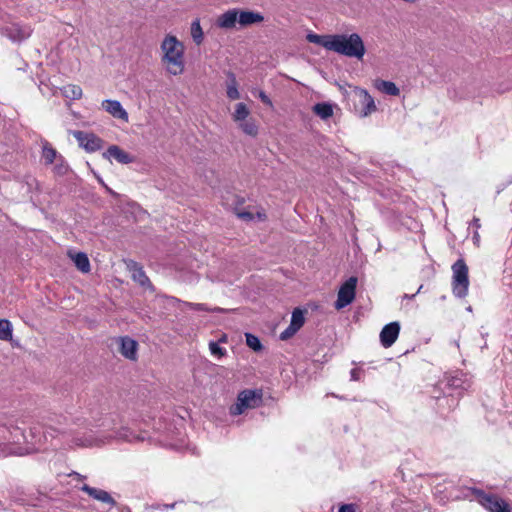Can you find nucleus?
I'll use <instances>...</instances> for the list:
<instances>
[{"label": "nucleus", "instance_id": "nucleus-8", "mask_svg": "<svg viewBox=\"0 0 512 512\" xmlns=\"http://www.w3.org/2000/svg\"><path fill=\"white\" fill-rule=\"evenodd\" d=\"M354 102V110L360 117H366L376 111L373 97L367 90L355 87L349 96Z\"/></svg>", "mask_w": 512, "mask_h": 512}, {"label": "nucleus", "instance_id": "nucleus-44", "mask_svg": "<svg viewBox=\"0 0 512 512\" xmlns=\"http://www.w3.org/2000/svg\"><path fill=\"white\" fill-rule=\"evenodd\" d=\"M473 241H474V243H479V241H480V236L477 231H475V233L473 235Z\"/></svg>", "mask_w": 512, "mask_h": 512}, {"label": "nucleus", "instance_id": "nucleus-49", "mask_svg": "<svg viewBox=\"0 0 512 512\" xmlns=\"http://www.w3.org/2000/svg\"><path fill=\"white\" fill-rule=\"evenodd\" d=\"M422 288H423V285L419 286V288H418V290H417L416 294H417V293H419V292L421 291V289H422Z\"/></svg>", "mask_w": 512, "mask_h": 512}, {"label": "nucleus", "instance_id": "nucleus-16", "mask_svg": "<svg viewBox=\"0 0 512 512\" xmlns=\"http://www.w3.org/2000/svg\"><path fill=\"white\" fill-rule=\"evenodd\" d=\"M120 347L119 351L122 356L129 360L137 359L138 343L134 339L124 336L119 338Z\"/></svg>", "mask_w": 512, "mask_h": 512}, {"label": "nucleus", "instance_id": "nucleus-29", "mask_svg": "<svg viewBox=\"0 0 512 512\" xmlns=\"http://www.w3.org/2000/svg\"><path fill=\"white\" fill-rule=\"evenodd\" d=\"M191 36L197 45L202 43L203 30L201 28L199 19L194 20L191 24Z\"/></svg>", "mask_w": 512, "mask_h": 512}, {"label": "nucleus", "instance_id": "nucleus-41", "mask_svg": "<svg viewBox=\"0 0 512 512\" xmlns=\"http://www.w3.org/2000/svg\"><path fill=\"white\" fill-rule=\"evenodd\" d=\"M338 512H356L354 504H343Z\"/></svg>", "mask_w": 512, "mask_h": 512}, {"label": "nucleus", "instance_id": "nucleus-17", "mask_svg": "<svg viewBox=\"0 0 512 512\" xmlns=\"http://www.w3.org/2000/svg\"><path fill=\"white\" fill-rule=\"evenodd\" d=\"M81 490L87 493L90 497L100 502H103L110 507H114L116 505V501L112 498V496L105 490L91 487L87 484H84L81 487Z\"/></svg>", "mask_w": 512, "mask_h": 512}, {"label": "nucleus", "instance_id": "nucleus-24", "mask_svg": "<svg viewBox=\"0 0 512 512\" xmlns=\"http://www.w3.org/2000/svg\"><path fill=\"white\" fill-rule=\"evenodd\" d=\"M376 88L390 96H398L400 94L399 88L391 81L380 80L376 82Z\"/></svg>", "mask_w": 512, "mask_h": 512}, {"label": "nucleus", "instance_id": "nucleus-23", "mask_svg": "<svg viewBox=\"0 0 512 512\" xmlns=\"http://www.w3.org/2000/svg\"><path fill=\"white\" fill-rule=\"evenodd\" d=\"M332 35H318L315 33H308L306 39L310 43H314L330 50Z\"/></svg>", "mask_w": 512, "mask_h": 512}, {"label": "nucleus", "instance_id": "nucleus-9", "mask_svg": "<svg viewBox=\"0 0 512 512\" xmlns=\"http://www.w3.org/2000/svg\"><path fill=\"white\" fill-rule=\"evenodd\" d=\"M472 494L478 502L490 512H510L509 505L501 498L485 493L481 489L472 488Z\"/></svg>", "mask_w": 512, "mask_h": 512}, {"label": "nucleus", "instance_id": "nucleus-20", "mask_svg": "<svg viewBox=\"0 0 512 512\" xmlns=\"http://www.w3.org/2000/svg\"><path fill=\"white\" fill-rule=\"evenodd\" d=\"M102 108L111 114L113 117L128 121V113L122 107L121 103L117 100H104L102 102Z\"/></svg>", "mask_w": 512, "mask_h": 512}, {"label": "nucleus", "instance_id": "nucleus-6", "mask_svg": "<svg viewBox=\"0 0 512 512\" xmlns=\"http://www.w3.org/2000/svg\"><path fill=\"white\" fill-rule=\"evenodd\" d=\"M452 269V290L458 298H464L468 294L469 277L468 266L464 259H458L451 267Z\"/></svg>", "mask_w": 512, "mask_h": 512}, {"label": "nucleus", "instance_id": "nucleus-22", "mask_svg": "<svg viewBox=\"0 0 512 512\" xmlns=\"http://www.w3.org/2000/svg\"><path fill=\"white\" fill-rule=\"evenodd\" d=\"M70 256L79 271L82 273H88L90 271V261L84 252H77L75 255Z\"/></svg>", "mask_w": 512, "mask_h": 512}, {"label": "nucleus", "instance_id": "nucleus-45", "mask_svg": "<svg viewBox=\"0 0 512 512\" xmlns=\"http://www.w3.org/2000/svg\"><path fill=\"white\" fill-rule=\"evenodd\" d=\"M227 342V335L223 334L221 338L219 339L218 343H225Z\"/></svg>", "mask_w": 512, "mask_h": 512}, {"label": "nucleus", "instance_id": "nucleus-1", "mask_svg": "<svg viewBox=\"0 0 512 512\" xmlns=\"http://www.w3.org/2000/svg\"><path fill=\"white\" fill-rule=\"evenodd\" d=\"M162 62L167 64V71L172 75H180L184 71V46L173 35H167L161 43Z\"/></svg>", "mask_w": 512, "mask_h": 512}, {"label": "nucleus", "instance_id": "nucleus-38", "mask_svg": "<svg viewBox=\"0 0 512 512\" xmlns=\"http://www.w3.org/2000/svg\"><path fill=\"white\" fill-rule=\"evenodd\" d=\"M73 442L77 446H93L96 444V440L92 437L81 439V438H74Z\"/></svg>", "mask_w": 512, "mask_h": 512}, {"label": "nucleus", "instance_id": "nucleus-30", "mask_svg": "<svg viewBox=\"0 0 512 512\" xmlns=\"http://www.w3.org/2000/svg\"><path fill=\"white\" fill-rule=\"evenodd\" d=\"M12 338V325L6 319H0V340L8 341Z\"/></svg>", "mask_w": 512, "mask_h": 512}, {"label": "nucleus", "instance_id": "nucleus-43", "mask_svg": "<svg viewBox=\"0 0 512 512\" xmlns=\"http://www.w3.org/2000/svg\"><path fill=\"white\" fill-rule=\"evenodd\" d=\"M471 224H472L473 227L476 228V230L479 229L480 226H481L480 219L477 218V217H474Z\"/></svg>", "mask_w": 512, "mask_h": 512}, {"label": "nucleus", "instance_id": "nucleus-2", "mask_svg": "<svg viewBox=\"0 0 512 512\" xmlns=\"http://www.w3.org/2000/svg\"><path fill=\"white\" fill-rule=\"evenodd\" d=\"M330 51L346 57L362 59L366 49L361 36L357 33L332 35Z\"/></svg>", "mask_w": 512, "mask_h": 512}, {"label": "nucleus", "instance_id": "nucleus-19", "mask_svg": "<svg viewBox=\"0 0 512 512\" xmlns=\"http://www.w3.org/2000/svg\"><path fill=\"white\" fill-rule=\"evenodd\" d=\"M238 23V8L229 9L223 14L219 15L216 20V25L222 29H233Z\"/></svg>", "mask_w": 512, "mask_h": 512}, {"label": "nucleus", "instance_id": "nucleus-5", "mask_svg": "<svg viewBox=\"0 0 512 512\" xmlns=\"http://www.w3.org/2000/svg\"><path fill=\"white\" fill-rule=\"evenodd\" d=\"M119 424V416L116 414H109L102 419L101 423L96 424V426L103 428V431L105 432H109L105 436L106 439H119L128 442L143 440V438H140L127 427L118 428Z\"/></svg>", "mask_w": 512, "mask_h": 512}, {"label": "nucleus", "instance_id": "nucleus-25", "mask_svg": "<svg viewBox=\"0 0 512 512\" xmlns=\"http://www.w3.org/2000/svg\"><path fill=\"white\" fill-rule=\"evenodd\" d=\"M313 112L321 119L326 120L333 115V107L330 103L321 102L313 106Z\"/></svg>", "mask_w": 512, "mask_h": 512}, {"label": "nucleus", "instance_id": "nucleus-18", "mask_svg": "<svg viewBox=\"0 0 512 512\" xmlns=\"http://www.w3.org/2000/svg\"><path fill=\"white\" fill-rule=\"evenodd\" d=\"M264 21L260 12L238 9V24L240 27H247Z\"/></svg>", "mask_w": 512, "mask_h": 512}, {"label": "nucleus", "instance_id": "nucleus-36", "mask_svg": "<svg viewBox=\"0 0 512 512\" xmlns=\"http://www.w3.org/2000/svg\"><path fill=\"white\" fill-rule=\"evenodd\" d=\"M209 350L213 356L221 358L226 355L227 351L225 348L220 347L218 342L210 341Z\"/></svg>", "mask_w": 512, "mask_h": 512}, {"label": "nucleus", "instance_id": "nucleus-42", "mask_svg": "<svg viewBox=\"0 0 512 512\" xmlns=\"http://www.w3.org/2000/svg\"><path fill=\"white\" fill-rule=\"evenodd\" d=\"M238 216L242 219H245V220H252L253 219V214L250 213V212H241L238 214Z\"/></svg>", "mask_w": 512, "mask_h": 512}, {"label": "nucleus", "instance_id": "nucleus-28", "mask_svg": "<svg viewBox=\"0 0 512 512\" xmlns=\"http://www.w3.org/2000/svg\"><path fill=\"white\" fill-rule=\"evenodd\" d=\"M63 95L72 100H78L82 97V89L78 85L69 84L63 88Z\"/></svg>", "mask_w": 512, "mask_h": 512}, {"label": "nucleus", "instance_id": "nucleus-13", "mask_svg": "<svg viewBox=\"0 0 512 512\" xmlns=\"http://www.w3.org/2000/svg\"><path fill=\"white\" fill-rule=\"evenodd\" d=\"M128 270L132 273V279L137 282L140 286L144 288H148L150 290H154V287L146 275L143 267L136 261L130 260L127 263Z\"/></svg>", "mask_w": 512, "mask_h": 512}, {"label": "nucleus", "instance_id": "nucleus-7", "mask_svg": "<svg viewBox=\"0 0 512 512\" xmlns=\"http://www.w3.org/2000/svg\"><path fill=\"white\" fill-rule=\"evenodd\" d=\"M262 391L246 389L239 392L237 401L230 407V414L238 416L247 409H254L262 404Z\"/></svg>", "mask_w": 512, "mask_h": 512}, {"label": "nucleus", "instance_id": "nucleus-32", "mask_svg": "<svg viewBox=\"0 0 512 512\" xmlns=\"http://www.w3.org/2000/svg\"><path fill=\"white\" fill-rule=\"evenodd\" d=\"M249 115V110L244 103H238L233 113V119L236 122L244 121Z\"/></svg>", "mask_w": 512, "mask_h": 512}, {"label": "nucleus", "instance_id": "nucleus-34", "mask_svg": "<svg viewBox=\"0 0 512 512\" xmlns=\"http://www.w3.org/2000/svg\"><path fill=\"white\" fill-rule=\"evenodd\" d=\"M245 337H246V344L249 348L253 349L254 351H259L262 349V344L260 342V339L257 336H255L251 333H246Z\"/></svg>", "mask_w": 512, "mask_h": 512}, {"label": "nucleus", "instance_id": "nucleus-14", "mask_svg": "<svg viewBox=\"0 0 512 512\" xmlns=\"http://www.w3.org/2000/svg\"><path fill=\"white\" fill-rule=\"evenodd\" d=\"M103 158L111 161L114 159L120 164H130L133 163L135 158L131 154L124 151L117 145H111L107 148V150L102 154Z\"/></svg>", "mask_w": 512, "mask_h": 512}, {"label": "nucleus", "instance_id": "nucleus-12", "mask_svg": "<svg viewBox=\"0 0 512 512\" xmlns=\"http://www.w3.org/2000/svg\"><path fill=\"white\" fill-rule=\"evenodd\" d=\"M400 333V324L397 321L386 324L380 332V342L385 348L391 347Z\"/></svg>", "mask_w": 512, "mask_h": 512}, {"label": "nucleus", "instance_id": "nucleus-48", "mask_svg": "<svg viewBox=\"0 0 512 512\" xmlns=\"http://www.w3.org/2000/svg\"><path fill=\"white\" fill-rule=\"evenodd\" d=\"M175 504L165 505L166 508H173Z\"/></svg>", "mask_w": 512, "mask_h": 512}, {"label": "nucleus", "instance_id": "nucleus-4", "mask_svg": "<svg viewBox=\"0 0 512 512\" xmlns=\"http://www.w3.org/2000/svg\"><path fill=\"white\" fill-rule=\"evenodd\" d=\"M68 434L67 431L55 428V427H42V426H34L31 427L28 431V434L23 433V437L29 447L20 448L18 452L19 455L29 454L41 449V447L48 442V437L54 438L58 435L65 436Z\"/></svg>", "mask_w": 512, "mask_h": 512}, {"label": "nucleus", "instance_id": "nucleus-39", "mask_svg": "<svg viewBox=\"0 0 512 512\" xmlns=\"http://www.w3.org/2000/svg\"><path fill=\"white\" fill-rule=\"evenodd\" d=\"M362 370L359 368H354L350 371L351 381H359L361 379L360 375Z\"/></svg>", "mask_w": 512, "mask_h": 512}, {"label": "nucleus", "instance_id": "nucleus-15", "mask_svg": "<svg viewBox=\"0 0 512 512\" xmlns=\"http://www.w3.org/2000/svg\"><path fill=\"white\" fill-rule=\"evenodd\" d=\"M3 35L8 37L13 42H21L27 39L32 30L29 26H21L19 24H12L10 26H6L2 29Z\"/></svg>", "mask_w": 512, "mask_h": 512}, {"label": "nucleus", "instance_id": "nucleus-21", "mask_svg": "<svg viewBox=\"0 0 512 512\" xmlns=\"http://www.w3.org/2000/svg\"><path fill=\"white\" fill-rule=\"evenodd\" d=\"M59 156L56 149L48 141L42 142V158L45 165H51L59 159Z\"/></svg>", "mask_w": 512, "mask_h": 512}, {"label": "nucleus", "instance_id": "nucleus-27", "mask_svg": "<svg viewBox=\"0 0 512 512\" xmlns=\"http://www.w3.org/2000/svg\"><path fill=\"white\" fill-rule=\"evenodd\" d=\"M178 301L180 302V300H178ZM181 303L185 307L195 310V311L216 312V313L225 312V309H223V308H220V307L210 308L209 306H207L204 303H192V302H186V301H181Z\"/></svg>", "mask_w": 512, "mask_h": 512}, {"label": "nucleus", "instance_id": "nucleus-40", "mask_svg": "<svg viewBox=\"0 0 512 512\" xmlns=\"http://www.w3.org/2000/svg\"><path fill=\"white\" fill-rule=\"evenodd\" d=\"M258 97L260 98V100H261L265 105L272 106V101H271V99L268 97V95H267L264 91H259V93H258Z\"/></svg>", "mask_w": 512, "mask_h": 512}, {"label": "nucleus", "instance_id": "nucleus-10", "mask_svg": "<svg viewBox=\"0 0 512 512\" xmlns=\"http://www.w3.org/2000/svg\"><path fill=\"white\" fill-rule=\"evenodd\" d=\"M357 282V277L351 276L341 285L335 302L336 309H342L353 302L356 294Z\"/></svg>", "mask_w": 512, "mask_h": 512}, {"label": "nucleus", "instance_id": "nucleus-11", "mask_svg": "<svg viewBox=\"0 0 512 512\" xmlns=\"http://www.w3.org/2000/svg\"><path fill=\"white\" fill-rule=\"evenodd\" d=\"M72 134L78 141L80 147L84 148L89 153L98 151L103 146V140L94 133L77 130L73 131Z\"/></svg>", "mask_w": 512, "mask_h": 512}, {"label": "nucleus", "instance_id": "nucleus-35", "mask_svg": "<svg viewBox=\"0 0 512 512\" xmlns=\"http://www.w3.org/2000/svg\"><path fill=\"white\" fill-rule=\"evenodd\" d=\"M68 165L65 163L64 158L59 156V159L56 161V164L53 168L54 173L60 176L65 175L68 172Z\"/></svg>", "mask_w": 512, "mask_h": 512}, {"label": "nucleus", "instance_id": "nucleus-3", "mask_svg": "<svg viewBox=\"0 0 512 512\" xmlns=\"http://www.w3.org/2000/svg\"><path fill=\"white\" fill-rule=\"evenodd\" d=\"M471 387V381L468 376L463 372H455L453 375H449L445 378V388L449 390L447 396L436 397L438 400V408L443 409L444 403L448 406V409H453L458 404L457 399L454 397V392L457 397L461 396L462 393Z\"/></svg>", "mask_w": 512, "mask_h": 512}, {"label": "nucleus", "instance_id": "nucleus-33", "mask_svg": "<svg viewBox=\"0 0 512 512\" xmlns=\"http://www.w3.org/2000/svg\"><path fill=\"white\" fill-rule=\"evenodd\" d=\"M305 322L304 314L300 309H295L291 316L290 324L299 330Z\"/></svg>", "mask_w": 512, "mask_h": 512}, {"label": "nucleus", "instance_id": "nucleus-46", "mask_svg": "<svg viewBox=\"0 0 512 512\" xmlns=\"http://www.w3.org/2000/svg\"><path fill=\"white\" fill-rule=\"evenodd\" d=\"M415 295H416V294H411V295H409V294H405V295L403 296V298H404V299H409V300H411V299H413V298L415 297Z\"/></svg>", "mask_w": 512, "mask_h": 512}, {"label": "nucleus", "instance_id": "nucleus-37", "mask_svg": "<svg viewBox=\"0 0 512 512\" xmlns=\"http://www.w3.org/2000/svg\"><path fill=\"white\" fill-rule=\"evenodd\" d=\"M297 329L292 326L291 324H289V326L280 333V339L281 340H288L289 338H291L292 336H294L296 333H297Z\"/></svg>", "mask_w": 512, "mask_h": 512}, {"label": "nucleus", "instance_id": "nucleus-31", "mask_svg": "<svg viewBox=\"0 0 512 512\" xmlns=\"http://www.w3.org/2000/svg\"><path fill=\"white\" fill-rule=\"evenodd\" d=\"M239 126L242 129V131L249 136L255 137L258 134V126L252 119L247 121H241Z\"/></svg>", "mask_w": 512, "mask_h": 512}, {"label": "nucleus", "instance_id": "nucleus-26", "mask_svg": "<svg viewBox=\"0 0 512 512\" xmlns=\"http://www.w3.org/2000/svg\"><path fill=\"white\" fill-rule=\"evenodd\" d=\"M229 82L227 84V97L231 100H237L240 98V93L238 91V84L234 73H227Z\"/></svg>", "mask_w": 512, "mask_h": 512}, {"label": "nucleus", "instance_id": "nucleus-47", "mask_svg": "<svg viewBox=\"0 0 512 512\" xmlns=\"http://www.w3.org/2000/svg\"><path fill=\"white\" fill-rule=\"evenodd\" d=\"M121 512H131L130 509L128 507H123L121 509Z\"/></svg>", "mask_w": 512, "mask_h": 512}]
</instances>
